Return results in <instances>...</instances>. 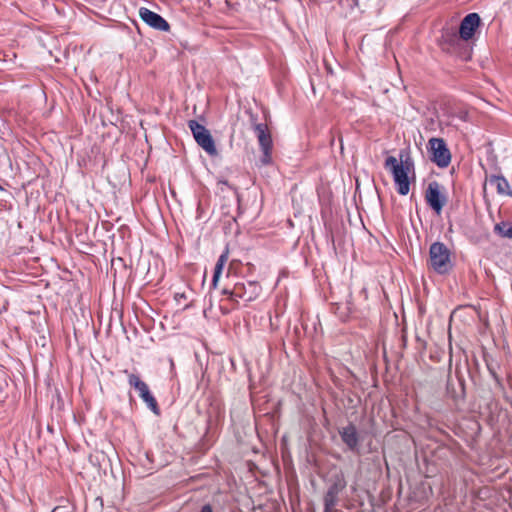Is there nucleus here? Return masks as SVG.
<instances>
[{"label":"nucleus","mask_w":512,"mask_h":512,"mask_svg":"<svg viewBox=\"0 0 512 512\" xmlns=\"http://www.w3.org/2000/svg\"><path fill=\"white\" fill-rule=\"evenodd\" d=\"M400 162L394 156L386 158L384 167L392 173L397 192L405 196L410 191L409 173L414 172V162L408 153L400 152Z\"/></svg>","instance_id":"1"},{"label":"nucleus","mask_w":512,"mask_h":512,"mask_svg":"<svg viewBox=\"0 0 512 512\" xmlns=\"http://www.w3.org/2000/svg\"><path fill=\"white\" fill-rule=\"evenodd\" d=\"M430 265L438 274H447L452 269L450 250L442 242H434L429 249Z\"/></svg>","instance_id":"2"},{"label":"nucleus","mask_w":512,"mask_h":512,"mask_svg":"<svg viewBox=\"0 0 512 512\" xmlns=\"http://www.w3.org/2000/svg\"><path fill=\"white\" fill-rule=\"evenodd\" d=\"M430 160L439 168H446L451 162V153L446 142L442 138L433 137L428 141Z\"/></svg>","instance_id":"3"},{"label":"nucleus","mask_w":512,"mask_h":512,"mask_svg":"<svg viewBox=\"0 0 512 512\" xmlns=\"http://www.w3.org/2000/svg\"><path fill=\"white\" fill-rule=\"evenodd\" d=\"M188 126L193 134V137L197 144L209 155H217V149L215 142L209 132V130L196 120H190Z\"/></svg>","instance_id":"4"},{"label":"nucleus","mask_w":512,"mask_h":512,"mask_svg":"<svg viewBox=\"0 0 512 512\" xmlns=\"http://www.w3.org/2000/svg\"><path fill=\"white\" fill-rule=\"evenodd\" d=\"M261 292V286L257 282H239L231 289L230 301L238 303L239 300L251 302L258 297Z\"/></svg>","instance_id":"5"},{"label":"nucleus","mask_w":512,"mask_h":512,"mask_svg":"<svg viewBox=\"0 0 512 512\" xmlns=\"http://www.w3.org/2000/svg\"><path fill=\"white\" fill-rule=\"evenodd\" d=\"M128 383L130 386L134 387L138 393L139 397L143 400V402L147 405V407L156 415L160 414V409L155 397L149 390L148 385L142 381L139 376L130 373L128 374Z\"/></svg>","instance_id":"6"},{"label":"nucleus","mask_w":512,"mask_h":512,"mask_svg":"<svg viewBox=\"0 0 512 512\" xmlns=\"http://www.w3.org/2000/svg\"><path fill=\"white\" fill-rule=\"evenodd\" d=\"M347 482L342 472L335 473L331 479L329 487L324 495L323 502L327 510L332 506H337L339 494L345 489Z\"/></svg>","instance_id":"7"},{"label":"nucleus","mask_w":512,"mask_h":512,"mask_svg":"<svg viewBox=\"0 0 512 512\" xmlns=\"http://www.w3.org/2000/svg\"><path fill=\"white\" fill-rule=\"evenodd\" d=\"M425 201L430 208L440 214L447 203V196L442 192V186L437 181H431L425 190Z\"/></svg>","instance_id":"8"},{"label":"nucleus","mask_w":512,"mask_h":512,"mask_svg":"<svg viewBox=\"0 0 512 512\" xmlns=\"http://www.w3.org/2000/svg\"><path fill=\"white\" fill-rule=\"evenodd\" d=\"M255 133L257 135L259 145L263 152L261 162L267 165L271 162V150H272V138L267 130L266 124L258 123L254 126Z\"/></svg>","instance_id":"9"},{"label":"nucleus","mask_w":512,"mask_h":512,"mask_svg":"<svg viewBox=\"0 0 512 512\" xmlns=\"http://www.w3.org/2000/svg\"><path fill=\"white\" fill-rule=\"evenodd\" d=\"M140 18L150 27L159 31H169V23L159 14L151 11L146 7L139 9Z\"/></svg>","instance_id":"10"},{"label":"nucleus","mask_w":512,"mask_h":512,"mask_svg":"<svg viewBox=\"0 0 512 512\" xmlns=\"http://www.w3.org/2000/svg\"><path fill=\"white\" fill-rule=\"evenodd\" d=\"M480 21V16L477 13H469L466 15L460 23V37L465 41L470 40L474 36L476 29L479 27Z\"/></svg>","instance_id":"11"},{"label":"nucleus","mask_w":512,"mask_h":512,"mask_svg":"<svg viewBox=\"0 0 512 512\" xmlns=\"http://www.w3.org/2000/svg\"><path fill=\"white\" fill-rule=\"evenodd\" d=\"M339 435L349 450L352 452H359L360 437L354 424L349 423L347 426L342 427L339 430Z\"/></svg>","instance_id":"12"},{"label":"nucleus","mask_w":512,"mask_h":512,"mask_svg":"<svg viewBox=\"0 0 512 512\" xmlns=\"http://www.w3.org/2000/svg\"><path fill=\"white\" fill-rule=\"evenodd\" d=\"M489 183L495 186L498 194L512 196V190L507 179L502 175H491L488 179Z\"/></svg>","instance_id":"13"},{"label":"nucleus","mask_w":512,"mask_h":512,"mask_svg":"<svg viewBox=\"0 0 512 512\" xmlns=\"http://www.w3.org/2000/svg\"><path fill=\"white\" fill-rule=\"evenodd\" d=\"M227 260H228V256L226 253L221 254L217 260V263L214 268L213 278H212V285L214 287H216V285H217V282L219 280V277L222 273V270H223L224 265L226 264Z\"/></svg>","instance_id":"14"},{"label":"nucleus","mask_w":512,"mask_h":512,"mask_svg":"<svg viewBox=\"0 0 512 512\" xmlns=\"http://www.w3.org/2000/svg\"><path fill=\"white\" fill-rule=\"evenodd\" d=\"M495 229L499 232L503 237H507L512 239V224L507 222H501L495 226Z\"/></svg>","instance_id":"15"},{"label":"nucleus","mask_w":512,"mask_h":512,"mask_svg":"<svg viewBox=\"0 0 512 512\" xmlns=\"http://www.w3.org/2000/svg\"><path fill=\"white\" fill-rule=\"evenodd\" d=\"M174 298L178 304H181L182 300L187 299V295L185 294V292H177V293H175Z\"/></svg>","instance_id":"16"},{"label":"nucleus","mask_w":512,"mask_h":512,"mask_svg":"<svg viewBox=\"0 0 512 512\" xmlns=\"http://www.w3.org/2000/svg\"><path fill=\"white\" fill-rule=\"evenodd\" d=\"M200 512H214L210 504H205L201 507Z\"/></svg>","instance_id":"17"},{"label":"nucleus","mask_w":512,"mask_h":512,"mask_svg":"<svg viewBox=\"0 0 512 512\" xmlns=\"http://www.w3.org/2000/svg\"><path fill=\"white\" fill-rule=\"evenodd\" d=\"M324 512H343L336 508V506H332L329 510H327L326 506H324Z\"/></svg>","instance_id":"18"},{"label":"nucleus","mask_w":512,"mask_h":512,"mask_svg":"<svg viewBox=\"0 0 512 512\" xmlns=\"http://www.w3.org/2000/svg\"><path fill=\"white\" fill-rule=\"evenodd\" d=\"M52 512H66L65 507H56L53 509Z\"/></svg>","instance_id":"19"},{"label":"nucleus","mask_w":512,"mask_h":512,"mask_svg":"<svg viewBox=\"0 0 512 512\" xmlns=\"http://www.w3.org/2000/svg\"><path fill=\"white\" fill-rule=\"evenodd\" d=\"M222 293L224 295H227L228 296V299L230 300V293H231V290L230 289H223Z\"/></svg>","instance_id":"20"},{"label":"nucleus","mask_w":512,"mask_h":512,"mask_svg":"<svg viewBox=\"0 0 512 512\" xmlns=\"http://www.w3.org/2000/svg\"><path fill=\"white\" fill-rule=\"evenodd\" d=\"M219 183H220V184H224V185H227V184H228V183H227V181H220Z\"/></svg>","instance_id":"21"}]
</instances>
